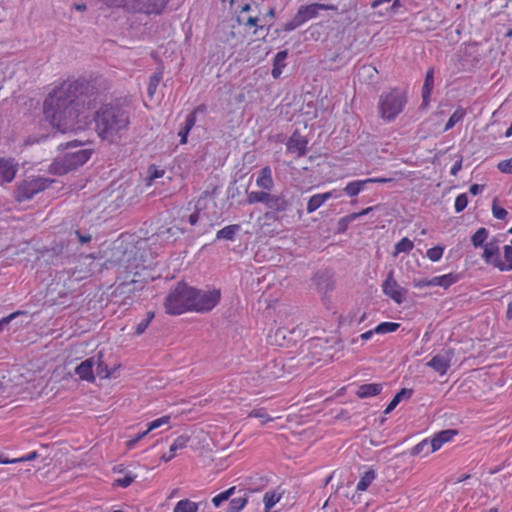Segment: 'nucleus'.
I'll return each instance as SVG.
<instances>
[{"mask_svg": "<svg viewBox=\"0 0 512 512\" xmlns=\"http://www.w3.org/2000/svg\"><path fill=\"white\" fill-rule=\"evenodd\" d=\"M99 91L93 81H65L53 89L43 104L45 117L59 130L72 128L78 117L96 107Z\"/></svg>", "mask_w": 512, "mask_h": 512, "instance_id": "obj_1", "label": "nucleus"}, {"mask_svg": "<svg viewBox=\"0 0 512 512\" xmlns=\"http://www.w3.org/2000/svg\"><path fill=\"white\" fill-rule=\"evenodd\" d=\"M96 131L103 140L114 142L130 123L128 111L119 104H106L95 115Z\"/></svg>", "mask_w": 512, "mask_h": 512, "instance_id": "obj_2", "label": "nucleus"}, {"mask_svg": "<svg viewBox=\"0 0 512 512\" xmlns=\"http://www.w3.org/2000/svg\"><path fill=\"white\" fill-rule=\"evenodd\" d=\"M65 152L56 157L50 165V172L64 175L83 166L91 157L93 149L78 140L62 143L58 146Z\"/></svg>", "mask_w": 512, "mask_h": 512, "instance_id": "obj_3", "label": "nucleus"}, {"mask_svg": "<svg viewBox=\"0 0 512 512\" xmlns=\"http://www.w3.org/2000/svg\"><path fill=\"white\" fill-rule=\"evenodd\" d=\"M248 204L262 203L267 211L276 214L288 223L289 214L293 210V202L285 194H272L266 191H251L247 194Z\"/></svg>", "mask_w": 512, "mask_h": 512, "instance_id": "obj_4", "label": "nucleus"}, {"mask_svg": "<svg viewBox=\"0 0 512 512\" xmlns=\"http://www.w3.org/2000/svg\"><path fill=\"white\" fill-rule=\"evenodd\" d=\"M194 287L185 282H178L171 290L164 301L166 313L171 315H180L186 311H192V296H194Z\"/></svg>", "mask_w": 512, "mask_h": 512, "instance_id": "obj_5", "label": "nucleus"}, {"mask_svg": "<svg viewBox=\"0 0 512 512\" xmlns=\"http://www.w3.org/2000/svg\"><path fill=\"white\" fill-rule=\"evenodd\" d=\"M406 103V93L398 88L382 94L379 100L381 117L387 121L394 120L403 111Z\"/></svg>", "mask_w": 512, "mask_h": 512, "instance_id": "obj_6", "label": "nucleus"}, {"mask_svg": "<svg viewBox=\"0 0 512 512\" xmlns=\"http://www.w3.org/2000/svg\"><path fill=\"white\" fill-rule=\"evenodd\" d=\"M53 182L54 180L40 176L26 178L18 184L14 198L19 203L30 200L36 194L48 188Z\"/></svg>", "mask_w": 512, "mask_h": 512, "instance_id": "obj_7", "label": "nucleus"}, {"mask_svg": "<svg viewBox=\"0 0 512 512\" xmlns=\"http://www.w3.org/2000/svg\"><path fill=\"white\" fill-rule=\"evenodd\" d=\"M337 7L333 4H319L313 3L310 5H302L299 7L297 13L292 18L291 21L287 22L284 25V31H292L307 22L318 16L320 10H336Z\"/></svg>", "mask_w": 512, "mask_h": 512, "instance_id": "obj_8", "label": "nucleus"}, {"mask_svg": "<svg viewBox=\"0 0 512 512\" xmlns=\"http://www.w3.org/2000/svg\"><path fill=\"white\" fill-rule=\"evenodd\" d=\"M194 296H192V311L208 312L212 310L220 301V290L204 291L194 288Z\"/></svg>", "mask_w": 512, "mask_h": 512, "instance_id": "obj_9", "label": "nucleus"}, {"mask_svg": "<svg viewBox=\"0 0 512 512\" xmlns=\"http://www.w3.org/2000/svg\"><path fill=\"white\" fill-rule=\"evenodd\" d=\"M383 293L390 297L397 304H401L406 299L407 290L401 287L394 278V271L390 270L385 281L382 284Z\"/></svg>", "mask_w": 512, "mask_h": 512, "instance_id": "obj_10", "label": "nucleus"}, {"mask_svg": "<svg viewBox=\"0 0 512 512\" xmlns=\"http://www.w3.org/2000/svg\"><path fill=\"white\" fill-rule=\"evenodd\" d=\"M483 259L487 264H493L501 271L506 269L505 264L500 259V249L496 239L484 245Z\"/></svg>", "mask_w": 512, "mask_h": 512, "instance_id": "obj_11", "label": "nucleus"}, {"mask_svg": "<svg viewBox=\"0 0 512 512\" xmlns=\"http://www.w3.org/2000/svg\"><path fill=\"white\" fill-rule=\"evenodd\" d=\"M313 282L316 285L318 291L324 296L333 291L335 288L333 274L328 270L317 271L314 274Z\"/></svg>", "mask_w": 512, "mask_h": 512, "instance_id": "obj_12", "label": "nucleus"}, {"mask_svg": "<svg viewBox=\"0 0 512 512\" xmlns=\"http://www.w3.org/2000/svg\"><path fill=\"white\" fill-rule=\"evenodd\" d=\"M18 171V163L13 158H0V185L12 182Z\"/></svg>", "mask_w": 512, "mask_h": 512, "instance_id": "obj_13", "label": "nucleus"}, {"mask_svg": "<svg viewBox=\"0 0 512 512\" xmlns=\"http://www.w3.org/2000/svg\"><path fill=\"white\" fill-rule=\"evenodd\" d=\"M452 352L446 351L445 353L436 354L427 362V366L435 370L440 375L447 373L451 366Z\"/></svg>", "mask_w": 512, "mask_h": 512, "instance_id": "obj_14", "label": "nucleus"}, {"mask_svg": "<svg viewBox=\"0 0 512 512\" xmlns=\"http://www.w3.org/2000/svg\"><path fill=\"white\" fill-rule=\"evenodd\" d=\"M308 141L305 137L300 135L298 131H295L289 138L286 146L287 150L291 153L296 152L299 157L306 154Z\"/></svg>", "mask_w": 512, "mask_h": 512, "instance_id": "obj_15", "label": "nucleus"}, {"mask_svg": "<svg viewBox=\"0 0 512 512\" xmlns=\"http://www.w3.org/2000/svg\"><path fill=\"white\" fill-rule=\"evenodd\" d=\"M96 364V358L90 357L83 362H81L75 369L76 374L80 379L86 380L88 382H94L95 374L94 367Z\"/></svg>", "mask_w": 512, "mask_h": 512, "instance_id": "obj_16", "label": "nucleus"}, {"mask_svg": "<svg viewBox=\"0 0 512 512\" xmlns=\"http://www.w3.org/2000/svg\"><path fill=\"white\" fill-rule=\"evenodd\" d=\"M458 434V431L456 429H447L442 430L436 434H434L433 438L430 440L431 445V451L435 452L439 450L443 444L451 441L454 436Z\"/></svg>", "mask_w": 512, "mask_h": 512, "instance_id": "obj_17", "label": "nucleus"}, {"mask_svg": "<svg viewBox=\"0 0 512 512\" xmlns=\"http://www.w3.org/2000/svg\"><path fill=\"white\" fill-rule=\"evenodd\" d=\"M170 0H145L139 3V10L145 14H161Z\"/></svg>", "mask_w": 512, "mask_h": 512, "instance_id": "obj_18", "label": "nucleus"}, {"mask_svg": "<svg viewBox=\"0 0 512 512\" xmlns=\"http://www.w3.org/2000/svg\"><path fill=\"white\" fill-rule=\"evenodd\" d=\"M434 87V68H429L426 72L424 84L422 87V104L421 107L426 108L429 105L430 97Z\"/></svg>", "mask_w": 512, "mask_h": 512, "instance_id": "obj_19", "label": "nucleus"}, {"mask_svg": "<svg viewBox=\"0 0 512 512\" xmlns=\"http://www.w3.org/2000/svg\"><path fill=\"white\" fill-rule=\"evenodd\" d=\"M256 184L259 188L263 189V191L270 192L274 186V181L272 178L271 169L266 166L263 167L258 174L256 179Z\"/></svg>", "mask_w": 512, "mask_h": 512, "instance_id": "obj_20", "label": "nucleus"}, {"mask_svg": "<svg viewBox=\"0 0 512 512\" xmlns=\"http://www.w3.org/2000/svg\"><path fill=\"white\" fill-rule=\"evenodd\" d=\"M382 389L383 385L381 383L362 384L358 387L356 395L359 398H368L380 394Z\"/></svg>", "mask_w": 512, "mask_h": 512, "instance_id": "obj_21", "label": "nucleus"}, {"mask_svg": "<svg viewBox=\"0 0 512 512\" xmlns=\"http://www.w3.org/2000/svg\"><path fill=\"white\" fill-rule=\"evenodd\" d=\"M288 57V51L282 50L276 53L273 60V68L271 71V75L273 78L277 79L282 74V69L285 67V60Z\"/></svg>", "mask_w": 512, "mask_h": 512, "instance_id": "obj_22", "label": "nucleus"}, {"mask_svg": "<svg viewBox=\"0 0 512 512\" xmlns=\"http://www.w3.org/2000/svg\"><path fill=\"white\" fill-rule=\"evenodd\" d=\"M413 395V389L402 388L398 391L384 410L385 414L391 413L403 399H409Z\"/></svg>", "mask_w": 512, "mask_h": 512, "instance_id": "obj_23", "label": "nucleus"}, {"mask_svg": "<svg viewBox=\"0 0 512 512\" xmlns=\"http://www.w3.org/2000/svg\"><path fill=\"white\" fill-rule=\"evenodd\" d=\"M332 197V192L313 195L307 203V212L310 214L316 211L326 200Z\"/></svg>", "mask_w": 512, "mask_h": 512, "instance_id": "obj_24", "label": "nucleus"}, {"mask_svg": "<svg viewBox=\"0 0 512 512\" xmlns=\"http://www.w3.org/2000/svg\"><path fill=\"white\" fill-rule=\"evenodd\" d=\"M459 279L457 274L449 273L442 276L433 277L432 286H441L444 289L449 288L452 284L456 283Z\"/></svg>", "mask_w": 512, "mask_h": 512, "instance_id": "obj_25", "label": "nucleus"}, {"mask_svg": "<svg viewBox=\"0 0 512 512\" xmlns=\"http://www.w3.org/2000/svg\"><path fill=\"white\" fill-rule=\"evenodd\" d=\"M240 229H241V227L239 224H231V225L225 226L224 228L220 229L216 233V239L217 240L225 239V240L233 241L236 234L240 231Z\"/></svg>", "mask_w": 512, "mask_h": 512, "instance_id": "obj_26", "label": "nucleus"}, {"mask_svg": "<svg viewBox=\"0 0 512 512\" xmlns=\"http://www.w3.org/2000/svg\"><path fill=\"white\" fill-rule=\"evenodd\" d=\"M143 286L141 284V282H139L138 280H135V279H131L130 281H124L122 283H120L115 291L118 292L119 294H130V293H134L135 291H138L140 289H142Z\"/></svg>", "mask_w": 512, "mask_h": 512, "instance_id": "obj_27", "label": "nucleus"}, {"mask_svg": "<svg viewBox=\"0 0 512 512\" xmlns=\"http://www.w3.org/2000/svg\"><path fill=\"white\" fill-rule=\"evenodd\" d=\"M196 122V117L194 113H189L185 119V123L183 127L179 130L178 136L180 137V143H187V137L190 130L194 127Z\"/></svg>", "mask_w": 512, "mask_h": 512, "instance_id": "obj_28", "label": "nucleus"}, {"mask_svg": "<svg viewBox=\"0 0 512 512\" xmlns=\"http://www.w3.org/2000/svg\"><path fill=\"white\" fill-rule=\"evenodd\" d=\"M96 369L95 373L97 376H99L102 379L109 378L112 375V371L108 368V366L103 362L102 360V352H99L96 356Z\"/></svg>", "mask_w": 512, "mask_h": 512, "instance_id": "obj_29", "label": "nucleus"}, {"mask_svg": "<svg viewBox=\"0 0 512 512\" xmlns=\"http://www.w3.org/2000/svg\"><path fill=\"white\" fill-rule=\"evenodd\" d=\"M366 179L364 180H356V181H352V182H349L345 188H344V192L350 196V197H354L356 195H358L365 187L366 185Z\"/></svg>", "mask_w": 512, "mask_h": 512, "instance_id": "obj_30", "label": "nucleus"}, {"mask_svg": "<svg viewBox=\"0 0 512 512\" xmlns=\"http://www.w3.org/2000/svg\"><path fill=\"white\" fill-rule=\"evenodd\" d=\"M414 248V243L409 238L404 237L394 247L393 256L396 257L400 253H409Z\"/></svg>", "mask_w": 512, "mask_h": 512, "instance_id": "obj_31", "label": "nucleus"}, {"mask_svg": "<svg viewBox=\"0 0 512 512\" xmlns=\"http://www.w3.org/2000/svg\"><path fill=\"white\" fill-rule=\"evenodd\" d=\"M198 505L189 499H183L177 502L173 512H197Z\"/></svg>", "mask_w": 512, "mask_h": 512, "instance_id": "obj_32", "label": "nucleus"}, {"mask_svg": "<svg viewBox=\"0 0 512 512\" xmlns=\"http://www.w3.org/2000/svg\"><path fill=\"white\" fill-rule=\"evenodd\" d=\"M465 115L466 110L462 107H458L447 121L444 131L452 129L458 122H460L465 117Z\"/></svg>", "mask_w": 512, "mask_h": 512, "instance_id": "obj_33", "label": "nucleus"}, {"mask_svg": "<svg viewBox=\"0 0 512 512\" xmlns=\"http://www.w3.org/2000/svg\"><path fill=\"white\" fill-rule=\"evenodd\" d=\"M376 478V473L373 469H370L365 472V474L361 477L360 481L357 484L358 491H365L371 485V483Z\"/></svg>", "mask_w": 512, "mask_h": 512, "instance_id": "obj_34", "label": "nucleus"}, {"mask_svg": "<svg viewBox=\"0 0 512 512\" xmlns=\"http://www.w3.org/2000/svg\"><path fill=\"white\" fill-rule=\"evenodd\" d=\"M489 232L486 228H479L471 237V242L475 248L482 247L488 238Z\"/></svg>", "mask_w": 512, "mask_h": 512, "instance_id": "obj_35", "label": "nucleus"}, {"mask_svg": "<svg viewBox=\"0 0 512 512\" xmlns=\"http://www.w3.org/2000/svg\"><path fill=\"white\" fill-rule=\"evenodd\" d=\"M247 497H237L230 500L226 512H240L247 504Z\"/></svg>", "mask_w": 512, "mask_h": 512, "instance_id": "obj_36", "label": "nucleus"}, {"mask_svg": "<svg viewBox=\"0 0 512 512\" xmlns=\"http://www.w3.org/2000/svg\"><path fill=\"white\" fill-rule=\"evenodd\" d=\"M399 327V323L382 322L374 328V331L376 334H386L396 331Z\"/></svg>", "mask_w": 512, "mask_h": 512, "instance_id": "obj_37", "label": "nucleus"}, {"mask_svg": "<svg viewBox=\"0 0 512 512\" xmlns=\"http://www.w3.org/2000/svg\"><path fill=\"white\" fill-rule=\"evenodd\" d=\"M154 317L155 313L153 311H148L145 318L136 325L135 334L138 336L143 334Z\"/></svg>", "mask_w": 512, "mask_h": 512, "instance_id": "obj_38", "label": "nucleus"}, {"mask_svg": "<svg viewBox=\"0 0 512 512\" xmlns=\"http://www.w3.org/2000/svg\"><path fill=\"white\" fill-rule=\"evenodd\" d=\"M261 219L263 220L262 226H272L275 223L283 224L284 222H286L285 219L280 218V216L270 213L267 210L263 213Z\"/></svg>", "mask_w": 512, "mask_h": 512, "instance_id": "obj_39", "label": "nucleus"}, {"mask_svg": "<svg viewBox=\"0 0 512 512\" xmlns=\"http://www.w3.org/2000/svg\"><path fill=\"white\" fill-rule=\"evenodd\" d=\"M236 487H230L224 492H221L220 494L216 495L212 498V503L215 507H219L223 502L227 501L234 493H235Z\"/></svg>", "mask_w": 512, "mask_h": 512, "instance_id": "obj_40", "label": "nucleus"}, {"mask_svg": "<svg viewBox=\"0 0 512 512\" xmlns=\"http://www.w3.org/2000/svg\"><path fill=\"white\" fill-rule=\"evenodd\" d=\"M162 76H163V73L161 71L160 72H155L153 75L150 76L149 84H148V89H147L148 95L150 97H152L155 94L156 89H157V87L159 85V82L162 79Z\"/></svg>", "mask_w": 512, "mask_h": 512, "instance_id": "obj_41", "label": "nucleus"}, {"mask_svg": "<svg viewBox=\"0 0 512 512\" xmlns=\"http://www.w3.org/2000/svg\"><path fill=\"white\" fill-rule=\"evenodd\" d=\"M281 499V494H276L275 492L273 493H265L264 495V498H263V501H264V505H265V511L266 512H269V510L276 504L280 501Z\"/></svg>", "mask_w": 512, "mask_h": 512, "instance_id": "obj_42", "label": "nucleus"}, {"mask_svg": "<svg viewBox=\"0 0 512 512\" xmlns=\"http://www.w3.org/2000/svg\"><path fill=\"white\" fill-rule=\"evenodd\" d=\"M190 441V436L188 435H180L178 436L173 444L170 446V452L175 453L179 449H183L187 446L188 442Z\"/></svg>", "mask_w": 512, "mask_h": 512, "instance_id": "obj_43", "label": "nucleus"}, {"mask_svg": "<svg viewBox=\"0 0 512 512\" xmlns=\"http://www.w3.org/2000/svg\"><path fill=\"white\" fill-rule=\"evenodd\" d=\"M444 252V246L437 245L427 250V257L432 262H437L441 259Z\"/></svg>", "mask_w": 512, "mask_h": 512, "instance_id": "obj_44", "label": "nucleus"}, {"mask_svg": "<svg viewBox=\"0 0 512 512\" xmlns=\"http://www.w3.org/2000/svg\"><path fill=\"white\" fill-rule=\"evenodd\" d=\"M63 252V246H56L52 249L46 250V252L43 254L47 262H50L51 264H56V262L53 260L54 257L60 256Z\"/></svg>", "mask_w": 512, "mask_h": 512, "instance_id": "obj_45", "label": "nucleus"}, {"mask_svg": "<svg viewBox=\"0 0 512 512\" xmlns=\"http://www.w3.org/2000/svg\"><path fill=\"white\" fill-rule=\"evenodd\" d=\"M468 205V196L466 193L459 194L455 199L456 213L462 212Z\"/></svg>", "mask_w": 512, "mask_h": 512, "instance_id": "obj_46", "label": "nucleus"}, {"mask_svg": "<svg viewBox=\"0 0 512 512\" xmlns=\"http://www.w3.org/2000/svg\"><path fill=\"white\" fill-rule=\"evenodd\" d=\"M492 214L496 219L504 220L508 215L506 209L497 205V199L495 198L492 203Z\"/></svg>", "mask_w": 512, "mask_h": 512, "instance_id": "obj_47", "label": "nucleus"}, {"mask_svg": "<svg viewBox=\"0 0 512 512\" xmlns=\"http://www.w3.org/2000/svg\"><path fill=\"white\" fill-rule=\"evenodd\" d=\"M249 417H255L262 420V424L267 423L268 421H271L272 418L266 413L264 408L260 409H254L252 410L249 415Z\"/></svg>", "mask_w": 512, "mask_h": 512, "instance_id": "obj_48", "label": "nucleus"}, {"mask_svg": "<svg viewBox=\"0 0 512 512\" xmlns=\"http://www.w3.org/2000/svg\"><path fill=\"white\" fill-rule=\"evenodd\" d=\"M169 422H170V416L169 415L162 416V417H160V418L150 422L148 424L147 430H148V432H150V431H152L154 429H157V428L161 427L162 425L169 424Z\"/></svg>", "mask_w": 512, "mask_h": 512, "instance_id": "obj_49", "label": "nucleus"}, {"mask_svg": "<svg viewBox=\"0 0 512 512\" xmlns=\"http://www.w3.org/2000/svg\"><path fill=\"white\" fill-rule=\"evenodd\" d=\"M284 333H288V329L284 327L278 328L274 333V342L279 346L287 344V341L284 339Z\"/></svg>", "mask_w": 512, "mask_h": 512, "instance_id": "obj_50", "label": "nucleus"}, {"mask_svg": "<svg viewBox=\"0 0 512 512\" xmlns=\"http://www.w3.org/2000/svg\"><path fill=\"white\" fill-rule=\"evenodd\" d=\"M429 444H430V440H428V439L422 440L420 443H418L417 445H415L412 448L411 455L417 456V455L421 454L422 452H424L425 450H426V453H428L429 451L427 450V447Z\"/></svg>", "mask_w": 512, "mask_h": 512, "instance_id": "obj_51", "label": "nucleus"}, {"mask_svg": "<svg viewBox=\"0 0 512 512\" xmlns=\"http://www.w3.org/2000/svg\"><path fill=\"white\" fill-rule=\"evenodd\" d=\"M497 168L506 174H512V157L503 161H500Z\"/></svg>", "mask_w": 512, "mask_h": 512, "instance_id": "obj_52", "label": "nucleus"}, {"mask_svg": "<svg viewBox=\"0 0 512 512\" xmlns=\"http://www.w3.org/2000/svg\"><path fill=\"white\" fill-rule=\"evenodd\" d=\"M36 457H37V452L34 451V452L29 453L27 456H24L21 458H17V459H13V460L4 459V460H0V462L3 464L16 463V462H22V461H30V460L35 459Z\"/></svg>", "mask_w": 512, "mask_h": 512, "instance_id": "obj_53", "label": "nucleus"}, {"mask_svg": "<svg viewBox=\"0 0 512 512\" xmlns=\"http://www.w3.org/2000/svg\"><path fill=\"white\" fill-rule=\"evenodd\" d=\"M135 477V475L126 474L123 478L117 479L116 483L118 486L126 488L134 481Z\"/></svg>", "mask_w": 512, "mask_h": 512, "instance_id": "obj_54", "label": "nucleus"}, {"mask_svg": "<svg viewBox=\"0 0 512 512\" xmlns=\"http://www.w3.org/2000/svg\"><path fill=\"white\" fill-rule=\"evenodd\" d=\"M504 258L508 262L505 270H512V246H504Z\"/></svg>", "mask_w": 512, "mask_h": 512, "instance_id": "obj_55", "label": "nucleus"}, {"mask_svg": "<svg viewBox=\"0 0 512 512\" xmlns=\"http://www.w3.org/2000/svg\"><path fill=\"white\" fill-rule=\"evenodd\" d=\"M148 430L146 429L143 432L138 433L134 438L127 441L126 445L129 449L133 448L141 439H143L147 434Z\"/></svg>", "mask_w": 512, "mask_h": 512, "instance_id": "obj_56", "label": "nucleus"}, {"mask_svg": "<svg viewBox=\"0 0 512 512\" xmlns=\"http://www.w3.org/2000/svg\"><path fill=\"white\" fill-rule=\"evenodd\" d=\"M148 173L149 180L153 181L154 179L162 177L164 175V170H159L157 167L151 166L149 167Z\"/></svg>", "mask_w": 512, "mask_h": 512, "instance_id": "obj_57", "label": "nucleus"}, {"mask_svg": "<svg viewBox=\"0 0 512 512\" xmlns=\"http://www.w3.org/2000/svg\"><path fill=\"white\" fill-rule=\"evenodd\" d=\"M26 312H20V311H17V312H14L6 317H3L1 320H0V332L3 330L4 326L9 324V322L14 319L16 316L20 315V314H25Z\"/></svg>", "mask_w": 512, "mask_h": 512, "instance_id": "obj_58", "label": "nucleus"}, {"mask_svg": "<svg viewBox=\"0 0 512 512\" xmlns=\"http://www.w3.org/2000/svg\"><path fill=\"white\" fill-rule=\"evenodd\" d=\"M415 288L432 287L431 279H414L412 282Z\"/></svg>", "mask_w": 512, "mask_h": 512, "instance_id": "obj_59", "label": "nucleus"}, {"mask_svg": "<svg viewBox=\"0 0 512 512\" xmlns=\"http://www.w3.org/2000/svg\"><path fill=\"white\" fill-rule=\"evenodd\" d=\"M300 334H301L300 330H296V329L288 330V333H284V339L287 341V344H289L290 342H295L296 341L295 336H300Z\"/></svg>", "mask_w": 512, "mask_h": 512, "instance_id": "obj_60", "label": "nucleus"}, {"mask_svg": "<svg viewBox=\"0 0 512 512\" xmlns=\"http://www.w3.org/2000/svg\"><path fill=\"white\" fill-rule=\"evenodd\" d=\"M75 236L77 237L78 241L82 244L88 243L91 241V235L88 233H81L80 231L76 230L74 232Z\"/></svg>", "mask_w": 512, "mask_h": 512, "instance_id": "obj_61", "label": "nucleus"}, {"mask_svg": "<svg viewBox=\"0 0 512 512\" xmlns=\"http://www.w3.org/2000/svg\"><path fill=\"white\" fill-rule=\"evenodd\" d=\"M484 185H480V184H472L469 188V192L472 194V195H477L479 193H481L483 190H484Z\"/></svg>", "mask_w": 512, "mask_h": 512, "instance_id": "obj_62", "label": "nucleus"}, {"mask_svg": "<svg viewBox=\"0 0 512 512\" xmlns=\"http://www.w3.org/2000/svg\"><path fill=\"white\" fill-rule=\"evenodd\" d=\"M358 217H360V214H359V213H356V212L351 213V214H349V215H347V216H345V217L341 218V219L339 220V224H342V223H344V222H351V221H354V220H355V219H357Z\"/></svg>", "mask_w": 512, "mask_h": 512, "instance_id": "obj_63", "label": "nucleus"}, {"mask_svg": "<svg viewBox=\"0 0 512 512\" xmlns=\"http://www.w3.org/2000/svg\"><path fill=\"white\" fill-rule=\"evenodd\" d=\"M462 169V159L456 161L451 168L450 174L456 176L458 172Z\"/></svg>", "mask_w": 512, "mask_h": 512, "instance_id": "obj_64", "label": "nucleus"}]
</instances>
